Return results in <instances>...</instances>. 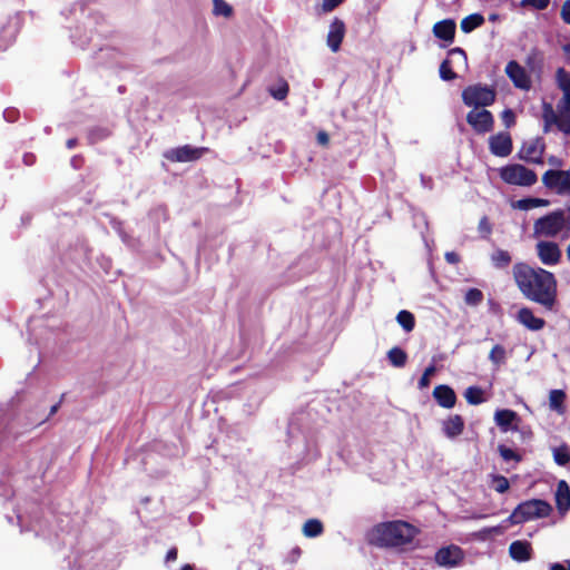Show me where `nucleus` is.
<instances>
[{"label":"nucleus","mask_w":570,"mask_h":570,"mask_svg":"<svg viewBox=\"0 0 570 570\" xmlns=\"http://www.w3.org/2000/svg\"><path fill=\"white\" fill-rule=\"evenodd\" d=\"M513 279L521 294L529 301L552 311L557 304L558 284L553 273L519 262L512 267Z\"/></svg>","instance_id":"1"},{"label":"nucleus","mask_w":570,"mask_h":570,"mask_svg":"<svg viewBox=\"0 0 570 570\" xmlns=\"http://www.w3.org/2000/svg\"><path fill=\"white\" fill-rule=\"evenodd\" d=\"M416 530L410 523L402 520L381 522L374 525L367 533L370 546L376 548H396L405 546L414 539Z\"/></svg>","instance_id":"2"},{"label":"nucleus","mask_w":570,"mask_h":570,"mask_svg":"<svg viewBox=\"0 0 570 570\" xmlns=\"http://www.w3.org/2000/svg\"><path fill=\"white\" fill-rule=\"evenodd\" d=\"M312 411L295 413L288 423L287 435L289 444H297L303 451L309 450L314 443L315 426L312 425Z\"/></svg>","instance_id":"3"},{"label":"nucleus","mask_w":570,"mask_h":570,"mask_svg":"<svg viewBox=\"0 0 570 570\" xmlns=\"http://www.w3.org/2000/svg\"><path fill=\"white\" fill-rule=\"evenodd\" d=\"M570 233V214L563 209H556L539 217L533 223V235L535 237L554 238L559 234Z\"/></svg>","instance_id":"4"},{"label":"nucleus","mask_w":570,"mask_h":570,"mask_svg":"<svg viewBox=\"0 0 570 570\" xmlns=\"http://www.w3.org/2000/svg\"><path fill=\"white\" fill-rule=\"evenodd\" d=\"M552 512L551 504L542 499H530L519 503L507 521L511 524H521L530 520L547 518Z\"/></svg>","instance_id":"5"},{"label":"nucleus","mask_w":570,"mask_h":570,"mask_svg":"<svg viewBox=\"0 0 570 570\" xmlns=\"http://www.w3.org/2000/svg\"><path fill=\"white\" fill-rule=\"evenodd\" d=\"M495 90L487 85L475 83L465 87L462 91V101L468 107L485 108L494 104Z\"/></svg>","instance_id":"6"},{"label":"nucleus","mask_w":570,"mask_h":570,"mask_svg":"<svg viewBox=\"0 0 570 570\" xmlns=\"http://www.w3.org/2000/svg\"><path fill=\"white\" fill-rule=\"evenodd\" d=\"M500 178L509 185L530 187L538 181L534 170L520 164H511L500 168Z\"/></svg>","instance_id":"7"},{"label":"nucleus","mask_w":570,"mask_h":570,"mask_svg":"<svg viewBox=\"0 0 570 570\" xmlns=\"http://www.w3.org/2000/svg\"><path fill=\"white\" fill-rule=\"evenodd\" d=\"M466 122L478 135H484L493 130L494 117L492 112L485 108H473L466 114Z\"/></svg>","instance_id":"8"},{"label":"nucleus","mask_w":570,"mask_h":570,"mask_svg":"<svg viewBox=\"0 0 570 570\" xmlns=\"http://www.w3.org/2000/svg\"><path fill=\"white\" fill-rule=\"evenodd\" d=\"M543 185L551 190H556L557 194L570 195V171L569 170H547L542 176Z\"/></svg>","instance_id":"9"},{"label":"nucleus","mask_w":570,"mask_h":570,"mask_svg":"<svg viewBox=\"0 0 570 570\" xmlns=\"http://www.w3.org/2000/svg\"><path fill=\"white\" fill-rule=\"evenodd\" d=\"M207 151L208 148L206 147L184 145L168 150L165 157L173 163H189L200 159Z\"/></svg>","instance_id":"10"},{"label":"nucleus","mask_w":570,"mask_h":570,"mask_svg":"<svg viewBox=\"0 0 570 570\" xmlns=\"http://www.w3.org/2000/svg\"><path fill=\"white\" fill-rule=\"evenodd\" d=\"M546 150L544 140L541 137L524 141L519 151V158L532 164H543Z\"/></svg>","instance_id":"11"},{"label":"nucleus","mask_w":570,"mask_h":570,"mask_svg":"<svg viewBox=\"0 0 570 570\" xmlns=\"http://www.w3.org/2000/svg\"><path fill=\"white\" fill-rule=\"evenodd\" d=\"M464 559L463 550L455 544L440 548L434 556V561L446 568L458 567Z\"/></svg>","instance_id":"12"},{"label":"nucleus","mask_w":570,"mask_h":570,"mask_svg":"<svg viewBox=\"0 0 570 570\" xmlns=\"http://www.w3.org/2000/svg\"><path fill=\"white\" fill-rule=\"evenodd\" d=\"M535 250L540 262L547 266L559 264L562 257L559 245L551 240H540L535 245Z\"/></svg>","instance_id":"13"},{"label":"nucleus","mask_w":570,"mask_h":570,"mask_svg":"<svg viewBox=\"0 0 570 570\" xmlns=\"http://www.w3.org/2000/svg\"><path fill=\"white\" fill-rule=\"evenodd\" d=\"M489 149L497 157H508L513 149L511 135L500 131L489 137Z\"/></svg>","instance_id":"14"},{"label":"nucleus","mask_w":570,"mask_h":570,"mask_svg":"<svg viewBox=\"0 0 570 570\" xmlns=\"http://www.w3.org/2000/svg\"><path fill=\"white\" fill-rule=\"evenodd\" d=\"M505 73L514 87L523 90L531 88V79L525 69L515 60H511L505 66Z\"/></svg>","instance_id":"15"},{"label":"nucleus","mask_w":570,"mask_h":570,"mask_svg":"<svg viewBox=\"0 0 570 570\" xmlns=\"http://www.w3.org/2000/svg\"><path fill=\"white\" fill-rule=\"evenodd\" d=\"M494 422L501 432L507 433L509 431H518V423L520 422V417L513 410L501 409L495 411Z\"/></svg>","instance_id":"16"},{"label":"nucleus","mask_w":570,"mask_h":570,"mask_svg":"<svg viewBox=\"0 0 570 570\" xmlns=\"http://www.w3.org/2000/svg\"><path fill=\"white\" fill-rule=\"evenodd\" d=\"M346 27L343 20L334 18L330 24L326 43L333 52H337L344 40Z\"/></svg>","instance_id":"17"},{"label":"nucleus","mask_w":570,"mask_h":570,"mask_svg":"<svg viewBox=\"0 0 570 570\" xmlns=\"http://www.w3.org/2000/svg\"><path fill=\"white\" fill-rule=\"evenodd\" d=\"M22 420L23 422L21 424L26 431L41 425L48 421V416L45 414V406L41 404H36L33 407H30L26 412Z\"/></svg>","instance_id":"18"},{"label":"nucleus","mask_w":570,"mask_h":570,"mask_svg":"<svg viewBox=\"0 0 570 570\" xmlns=\"http://www.w3.org/2000/svg\"><path fill=\"white\" fill-rule=\"evenodd\" d=\"M433 397L444 409H452L456 402L454 390L446 384L436 385L433 390Z\"/></svg>","instance_id":"19"},{"label":"nucleus","mask_w":570,"mask_h":570,"mask_svg":"<svg viewBox=\"0 0 570 570\" xmlns=\"http://www.w3.org/2000/svg\"><path fill=\"white\" fill-rule=\"evenodd\" d=\"M509 554L517 562H527L532 558V546L527 540H515L509 547Z\"/></svg>","instance_id":"20"},{"label":"nucleus","mask_w":570,"mask_h":570,"mask_svg":"<svg viewBox=\"0 0 570 570\" xmlns=\"http://www.w3.org/2000/svg\"><path fill=\"white\" fill-rule=\"evenodd\" d=\"M464 430V420L461 415L454 414L449 416L442 423V431L448 439H455L462 434Z\"/></svg>","instance_id":"21"},{"label":"nucleus","mask_w":570,"mask_h":570,"mask_svg":"<svg viewBox=\"0 0 570 570\" xmlns=\"http://www.w3.org/2000/svg\"><path fill=\"white\" fill-rule=\"evenodd\" d=\"M456 24L452 19H444L433 26V33L436 38L452 42L455 37Z\"/></svg>","instance_id":"22"},{"label":"nucleus","mask_w":570,"mask_h":570,"mask_svg":"<svg viewBox=\"0 0 570 570\" xmlns=\"http://www.w3.org/2000/svg\"><path fill=\"white\" fill-rule=\"evenodd\" d=\"M556 505L560 514H566L570 510V487L564 480L557 484Z\"/></svg>","instance_id":"23"},{"label":"nucleus","mask_w":570,"mask_h":570,"mask_svg":"<svg viewBox=\"0 0 570 570\" xmlns=\"http://www.w3.org/2000/svg\"><path fill=\"white\" fill-rule=\"evenodd\" d=\"M518 321L531 331H539L546 324L544 320L537 317L529 307H522L518 312Z\"/></svg>","instance_id":"24"},{"label":"nucleus","mask_w":570,"mask_h":570,"mask_svg":"<svg viewBox=\"0 0 570 570\" xmlns=\"http://www.w3.org/2000/svg\"><path fill=\"white\" fill-rule=\"evenodd\" d=\"M94 557L90 556V552L87 553H78L73 552L68 557V564L70 570H90L89 561Z\"/></svg>","instance_id":"25"},{"label":"nucleus","mask_w":570,"mask_h":570,"mask_svg":"<svg viewBox=\"0 0 570 570\" xmlns=\"http://www.w3.org/2000/svg\"><path fill=\"white\" fill-rule=\"evenodd\" d=\"M550 200L544 198L527 197L512 203V208L520 210H530L537 207H547Z\"/></svg>","instance_id":"26"},{"label":"nucleus","mask_w":570,"mask_h":570,"mask_svg":"<svg viewBox=\"0 0 570 570\" xmlns=\"http://www.w3.org/2000/svg\"><path fill=\"white\" fill-rule=\"evenodd\" d=\"M484 17L481 13H471L461 20L460 27L464 33H470L484 23Z\"/></svg>","instance_id":"27"},{"label":"nucleus","mask_w":570,"mask_h":570,"mask_svg":"<svg viewBox=\"0 0 570 570\" xmlns=\"http://www.w3.org/2000/svg\"><path fill=\"white\" fill-rule=\"evenodd\" d=\"M302 531L306 538H317L324 532V525L321 520L313 518L305 521Z\"/></svg>","instance_id":"28"},{"label":"nucleus","mask_w":570,"mask_h":570,"mask_svg":"<svg viewBox=\"0 0 570 570\" xmlns=\"http://www.w3.org/2000/svg\"><path fill=\"white\" fill-rule=\"evenodd\" d=\"M543 132L548 134L552 125H558L559 116L553 110L551 104L544 102L542 107Z\"/></svg>","instance_id":"29"},{"label":"nucleus","mask_w":570,"mask_h":570,"mask_svg":"<svg viewBox=\"0 0 570 570\" xmlns=\"http://www.w3.org/2000/svg\"><path fill=\"white\" fill-rule=\"evenodd\" d=\"M484 392L480 386H469L464 392L466 402L471 405H479L485 401L483 396Z\"/></svg>","instance_id":"30"},{"label":"nucleus","mask_w":570,"mask_h":570,"mask_svg":"<svg viewBox=\"0 0 570 570\" xmlns=\"http://www.w3.org/2000/svg\"><path fill=\"white\" fill-rule=\"evenodd\" d=\"M512 257L508 250L497 249L491 255V262L497 268H505L511 264Z\"/></svg>","instance_id":"31"},{"label":"nucleus","mask_w":570,"mask_h":570,"mask_svg":"<svg viewBox=\"0 0 570 570\" xmlns=\"http://www.w3.org/2000/svg\"><path fill=\"white\" fill-rule=\"evenodd\" d=\"M566 399V393L562 390H551L549 395V404L551 410L563 413V402Z\"/></svg>","instance_id":"32"},{"label":"nucleus","mask_w":570,"mask_h":570,"mask_svg":"<svg viewBox=\"0 0 570 570\" xmlns=\"http://www.w3.org/2000/svg\"><path fill=\"white\" fill-rule=\"evenodd\" d=\"M289 91L288 82L284 78H279L276 87H269V95L276 100H284Z\"/></svg>","instance_id":"33"},{"label":"nucleus","mask_w":570,"mask_h":570,"mask_svg":"<svg viewBox=\"0 0 570 570\" xmlns=\"http://www.w3.org/2000/svg\"><path fill=\"white\" fill-rule=\"evenodd\" d=\"M396 321L403 327V330L405 332L413 331V328L415 326V317H414V315L411 312L406 311V309H402V311H400L397 313Z\"/></svg>","instance_id":"34"},{"label":"nucleus","mask_w":570,"mask_h":570,"mask_svg":"<svg viewBox=\"0 0 570 570\" xmlns=\"http://www.w3.org/2000/svg\"><path fill=\"white\" fill-rule=\"evenodd\" d=\"M553 460L560 466L567 465L570 462V450L568 445L562 444L553 448Z\"/></svg>","instance_id":"35"},{"label":"nucleus","mask_w":570,"mask_h":570,"mask_svg":"<svg viewBox=\"0 0 570 570\" xmlns=\"http://www.w3.org/2000/svg\"><path fill=\"white\" fill-rule=\"evenodd\" d=\"M498 452L502 460L505 462L513 461L515 463H519L522 460V456L519 453H517L514 450L504 444H499Z\"/></svg>","instance_id":"36"},{"label":"nucleus","mask_w":570,"mask_h":570,"mask_svg":"<svg viewBox=\"0 0 570 570\" xmlns=\"http://www.w3.org/2000/svg\"><path fill=\"white\" fill-rule=\"evenodd\" d=\"M440 78L444 81H452L458 78V75L453 71L451 61L444 59L439 68Z\"/></svg>","instance_id":"37"},{"label":"nucleus","mask_w":570,"mask_h":570,"mask_svg":"<svg viewBox=\"0 0 570 570\" xmlns=\"http://www.w3.org/2000/svg\"><path fill=\"white\" fill-rule=\"evenodd\" d=\"M482 301H483V293L481 289L475 288V287L469 288L464 295V302L471 306H476V305L481 304Z\"/></svg>","instance_id":"38"},{"label":"nucleus","mask_w":570,"mask_h":570,"mask_svg":"<svg viewBox=\"0 0 570 570\" xmlns=\"http://www.w3.org/2000/svg\"><path fill=\"white\" fill-rule=\"evenodd\" d=\"M214 14L226 18L233 14V8L225 0H214Z\"/></svg>","instance_id":"39"},{"label":"nucleus","mask_w":570,"mask_h":570,"mask_svg":"<svg viewBox=\"0 0 570 570\" xmlns=\"http://www.w3.org/2000/svg\"><path fill=\"white\" fill-rule=\"evenodd\" d=\"M558 87L562 90H570V73L563 68H559L556 72Z\"/></svg>","instance_id":"40"},{"label":"nucleus","mask_w":570,"mask_h":570,"mask_svg":"<svg viewBox=\"0 0 570 570\" xmlns=\"http://www.w3.org/2000/svg\"><path fill=\"white\" fill-rule=\"evenodd\" d=\"M436 373V366L434 364H431L428 366L421 379L419 380V389L424 390L430 385L431 377Z\"/></svg>","instance_id":"41"},{"label":"nucleus","mask_w":570,"mask_h":570,"mask_svg":"<svg viewBox=\"0 0 570 570\" xmlns=\"http://www.w3.org/2000/svg\"><path fill=\"white\" fill-rule=\"evenodd\" d=\"M550 0H521V8H532L534 10H544L549 7Z\"/></svg>","instance_id":"42"},{"label":"nucleus","mask_w":570,"mask_h":570,"mask_svg":"<svg viewBox=\"0 0 570 570\" xmlns=\"http://www.w3.org/2000/svg\"><path fill=\"white\" fill-rule=\"evenodd\" d=\"M478 230L482 238L489 239L492 233V224L490 223L488 216L481 217L479 220Z\"/></svg>","instance_id":"43"},{"label":"nucleus","mask_w":570,"mask_h":570,"mask_svg":"<svg viewBox=\"0 0 570 570\" xmlns=\"http://www.w3.org/2000/svg\"><path fill=\"white\" fill-rule=\"evenodd\" d=\"M109 136V131L105 128H94L89 131L88 139L90 144H96Z\"/></svg>","instance_id":"44"},{"label":"nucleus","mask_w":570,"mask_h":570,"mask_svg":"<svg viewBox=\"0 0 570 570\" xmlns=\"http://www.w3.org/2000/svg\"><path fill=\"white\" fill-rule=\"evenodd\" d=\"M493 482H494V490L499 493H504L510 488L509 480L503 475H499V474L494 475Z\"/></svg>","instance_id":"45"},{"label":"nucleus","mask_w":570,"mask_h":570,"mask_svg":"<svg viewBox=\"0 0 570 570\" xmlns=\"http://www.w3.org/2000/svg\"><path fill=\"white\" fill-rule=\"evenodd\" d=\"M557 127L563 134L570 135V110L559 117Z\"/></svg>","instance_id":"46"},{"label":"nucleus","mask_w":570,"mask_h":570,"mask_svg":"<svg viewBox=\"0 0 570 570\" xmlns=\"http://www.w3.org/2000/svg\"><path fill=\"white\" fill-rule=\"evenodd\" d=\"M501 118L505 125V127H511L515 124V116L511 109H505L501 114Z\"/></svg>","instance_id":"47"},{"label":"nucleus","mask_w":570,"mask_h":570,"mask_svg":"<svg viewBox=\"0 0 570 570\" xmlns=\"http://www.w3.org/2000/svg\"><path fill=\"white\" fill-rule=\"evenodd\" d=\"M560 16L564 23L570 24V0L563 2Z\"/></svg>","instance_id":"48"},{"label":"nucleus","mask_w":570,"mask_h":570,"mask_svg":"<svg viewBox=\"0 0 570 570\" xmlns=\"http://www.w3.org/2000/svg\"><path fill=\"white\" fill-rule=\"evenodd\" d=\"M342 2L343 0H323L322 9L324 12H330L337 8Z\"/></svg>","instance_id":"49"},{"label":"nucleus","mask_w":570,"mask_h":570,"mask_svg":"<svg viewBox=\"0 0 570 570\" xmlns=\"http://www.w3.org/2000/svg\"><path fill=\"white\" fill-rule=\"evenodd\" d=\"M445 261L449 263V264H458L460 262V255L455 252H446L445 255Z\"/></svg>","instance_id":"50"},{"label":"nucleus","mask_w":570,"mask_h":570,"mask_svg":"<svg viewBox=\"0 0 570 570\" xmlns=\"http://www.w3.org/2000/svg\"><path fill=\"white\" fill-rule=\"evenodd\" d=\"M448 53H449V56L459 55V56L462 57L464 62L468 61V57H466L465 51L462 48H460V47H455V48L450 49Z\"/></svg>","instance_id":"51"},{"label":"nucleus","mask_w":570,"mask_h":570,"mask_svg":"<svg viewBox=\"0 0 570 570\" xmlns=\"http://www.w3.org/2000/svg\"><path fill=\"white\" fill-rule=\"evenodd\" d=\"M63 399H65V394H62L60 396V400L50 407L49 413L46 414V416H48V420L58 412V410L60 409V405H61Z\"/></svg>","instance_id":"52"},{"label":"nucleus","mask_w":570,"mask_h":570,"mask_svg":"<svg viewBox=\"0 0 570 570\" xmlns=\"http://www.w3.org/2000/svg\"><path fill=\"white\" fill-rule=\"evenodd\" d=\"M504 353H505V351L501 345H494L491 348L489 356H503Z\"/></svg>","instance_id":"53"},{"label":"nucleus","mask_w":570,"mask_h":570,"mask_svg":"<svg viewBox=\"0 0 570 570\" xmlns=\"http://www.w3.org/2000/svg\"><path fill=\"white\" fill-rule=\"evenodd\" d=\"M389 361L392 366L401 368L405 366L407 358H389Z\"/></svg>","instance_id":"54"},{"label":"nucleus","mask_w":570,"mask_h":570,"mask_svg":"<svg viewBox=\"0 0 570 570\" xmlns=\"http://www.w3.org/2000/svg\"><path fill=\"white\" fill-rule=\"evenodd\" d=\"M316 138H317L318 144H321L323 146H326L330 142V137L325 131H320L317 134Z\"/></svg>","instance_id":"55"},{"label":"nucleus","mask_w":570,"mask_h":570,"mask_svg":"<svg viewBox=\"0 0 570 570\" xmlns=\"http://www.w3.org/2000/svg\"><path fill=\"white\" fill-rule=\"evenodd\" d=\"M177 549L176 548H170L167 553H166V558H165V561L166 562H170V561H175L177 559Z\"/></svg>","instance_id":"56"},{"label":"nucleus","mask_w":570,"mask_h":570,"mask_svg":"<svg viewBox=\"0 0 570 570\" xmlns=\"http://www.w3.org/2000/svg\"><path fill=\"white\" fill-rule=\"evenodd\" d=\"M36 161V156L31 153H27L23 155V164L27 166H32Z\"/></svg>","instance_id":"57"},{"label":"nucleus","mask_w":570,"mask_h":570,"mask_svg":"<svg viewBox=\"0 0 570 570\" xmlns=\"http://www.w3.org/2000/svg\"><path fill=\"white\" fill-rule=\"evenodd\" d=\"M386 356H406L404 351L400 347H393L387 353Z\"/></svg>","instance_id":"58"},{"label":"nucleus","mask_w":570,"mask_h":570,"mask_svg":"<svg viewBox=\"0 0 570 570\" xmlns=\"http://www.w3.org/2000/svg\"><path fill=\"white\" fill-rule=\"evenodd\" d=\"M562 92H563L562 101L564 104V107L567 110H570V90H566Z\"/></svg>","instance_id":"59"},{"label":"nucleus","mask_w":570,"mask_h":570,"mask_svg":"<svg viewBox=\"0 0 570 570\" xmlns=\"http://www.w3.org/2000/svg\"><path fill=\"white\" fill-rule=\"evenodd\" d=\"M538 57H539V52H538V51H535V50H533V51L531 52V55H529V56H528V58H527V65H528V66H532V65H533V62H534V60H535Z\"/></svg>","instance_id":"60"},{"label":"nucleus","mask_w":570,"mask_h":570,"mask_svg":"<svg viewBox=\"0 0 570 570\" xmlns=\"http://www.w3.org/2000/svg\"><path fill=\"white\" fill-rule=\"evenodd\" d=\"M78 145V139L77 138H69L67 141H66V146L68 149H72L75 148L76 146Z\"/></svg>","instance_id":"61"},{"label":"nucleus","mask_w":570,"mask_h":570,"mask_svg":"<svg viewBox=\"0 0 570 570\" xmlns=\"http://www.w3.org/2000/svg\"><path fill=\"white\" fill-rule=\"evenodd\" d=\"M550 570H567V568L562 563L556 562L550 566Z\"/></svg>","instance_id":"62"},{"label":"nucleus","mask_w":570,"mask_h":570,"mask_svg":"<svg viewBox=\"0 0 570 570\" xmlns=\"http://www.w3.org/2000/svg\"><path fill=\"white\" fill-rule=\"evenodd\" d=\"M82 161V158L80 156H75L72 159H71V163L73 165V167L78 168L79 167V164Z\"/></svg>","instance_id":"63"},{"label":"nucleus","mask_w":570,"mask_h":570,"mask_svg":"<svg viewBox=\"0 0 570 570\" xmlns=\"http://www.w3.org/2000/svg\"><path fill=\"white\" fill-rule=\"evenodd\" d=\"M563 50H564V52L568 55V57H569V59H570V43L566 45V46L563 47Z\"/></svg>","instance_id":"64"}]
</instances>
